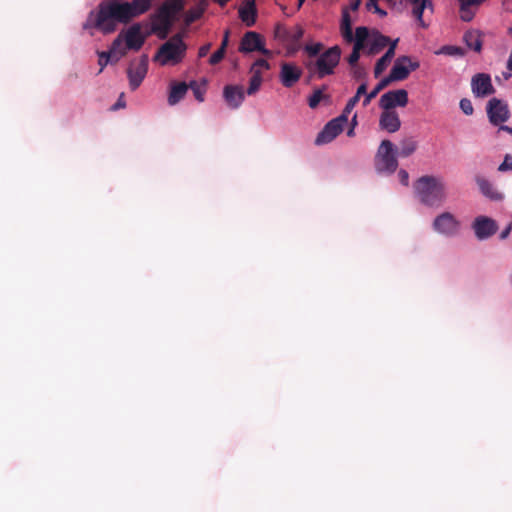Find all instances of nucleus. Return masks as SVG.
Masks as SVG:
<instances>
[{
  "label": "nucleus",
  "instance_id": "obj_1",
  "mask_svg": "<svg viewBox=\"0 0 512 512\" xmlns=\"http://www.w3.org/2000/svg\"><path fill=\"white\" fill-rule=\"evenodd\" d=\"M151 7V0H133L131 2H118L116 0L100 3L98 11H91L83 23V29L96 28L104 34L116 30L118 23H127Z\"/></svg>",
  "mask_w": 512,
  "mask_h": 512
},
{
  "label": "nucleus",
  "instance_id": "obj_2",
  "mask_svg": "<svg viewBox=\"0 0 512 512\" xmlns=\"http://www.w3.org/2000/svg\"><path fill=\"white\" fill-rule=\"evenodd\" d=\"M414 191L417 199L431 208H438L447 200L446 183L440 177H420L414 184Z\"/></svg>",
  "mask_w": 512,
  "mask_h": 512
},
{
  "label": "nucleus",
  "instance_id": "obj_3",
  "mask_svg": "<svg viewBox=\"0 0 512 512\" xmlns=\"http://www.w3.org/2000/svg\"><path fill=\"white\" fill-rule=\"evenodd\" d=\"M186 49L187 46L183 39L179 35H176L159 47L153 60L161 66L177 65L183 60Z\"/></svg>",
  "mask_w": 512,
  "mask_h": 512
},
{
  "label": "nucleus",
  "instance_id": "obj_4",
  "mask_svg": "<svg viewBox=\"0 0 512 512\" xmlns=\"http://www.w3.org/2000/svg\"><path fill=\"white\" fill-rule=\"evenodd\" d=\"M341 50L339 46H333L319 55L315 62H307V68L315 72L318 78H324L334 73V69L339 64Z\"/></svg>",
  "mask_w": 512,
  "mask_h": 512
},
{
  "label": "nucleus",
  "instance_id": "obj_5",
  "mask_svg": "<svg viewBox=\"0 0 512 512\" xmlns=\"http://www.w3.org/2000/svg\"><path fill=\"white\" fill-rule=\"evenodd\" d=\"M396 149L390 140H383L375 157V169L378 174L391 175L398 167Z\"/></svg>",
  "mask_w": 512,
  "mask_h": 512
},
{
  "label": "nucleus",
  "instance_id": "obj_6",
  "mask_svg": "<svg viewBox=\"0 0 512 512\" xmlns=\"http://www.w3.org/2000/svg\"><path fill=\"white\" fill-rule=\"evenodd\" d=\"M149 68V57L142 54L139 57L132 58L127 66L126 74L131 91L137 90L147 76Z\"/></svg>",
  "mask_w": 512,
  "mask_h": 512
},
{
  "label": "nucleus",
  "instance_id": "obj_7",
  "mask_svg": "<svg viewBox=\"0 0 512 512\" xmlns=\"http://www.w3.org/2000/svg\"><path fill=\"white\" fill-rule=\"evenodd\" d=\"M460 228V221L454 214L448 211L438 214L432 222L433 231L446 238H453L457 236Z\"/></svg>",
  "mask_w": 512,
  "mask_h": 512
},
{
  "label": "nucleus",
  "instance_id": "obj_8",
  "mask_svg": "<svg viewBox=\"0 0 512 512\" xmlns=\"http://www.w3.org/2000/svg\"><path fill=\"white\" fill-rule=\"evenodd\" d=\"M471 229L475 238L482 242L493 237L497 233L499 225L495 219L489 216L478 215L473 219Z\"/></svg>",
  "mask_w": 512,
  "mask_h": 512
},
{
  "label": "nucleus",
  "instance_id": "obj_9",
  "mask_svg": "<svg viewBox=\"0 0 512 512\" xmlns=\"http://www.w3.org/2000/svg\"><path fill=\"white\" fill-rule=\"evenodd\" d=\"M125 47L119 51V56L115 61H119L121 57L125 56L128 50L138 51L145 43V35L142 33L140 24H133L124 32L121 33Z\"/></svg>",
  "mask_w": 512,
  "mask_h": 512
},
{
  "label": "nucleus",
  "instance_id": "obj_10",
  "mask_svg": "<svg viewBox=\"0 0 512 512\" xmlns=\"http://www.w3.org/2000/svg\"><path fill=\"white\" fill-rule=\"evenodd\" d=\"M347 123L345 115L330 120L324 128L318 133L315 144L324 145L333 141L342 131Z\"/></svg>",
  "mask_w": 512,
  "mask_h": 512
},
{
  "label": "nucleus",
  "instance_id": "obj_11",
  "mask_svg": "<svg viewBox=\"0 0 512 512\" xmlns=\"http://www.w3.org/2000/svg\"><path fill=\"white\" fill-rule=\"evenodd\" d=\"M486 112L490 123L493 125L504 123L510 117L507 103L498 98H492L488 101Z\"/></svg>",
  "mask_w": 512,
  "mask_h": 512
},
{
  "label": "nucleus",
  "instance_id": "obj_12",
  "mask_svg": "<svg viewBox=\"0 0 512 512\" xmlns=\"http://www.w3.org/2000/svg\"><path fill=\"white\" fill-rule=\"evenodd\" d=\"M407 104L408 92L405 89L390 90L379 100V107L383 110H393L395 107H405Z\"/></svg>",
  "mask_w": 512,
  "mask_h": 512
},
{
  "label": "nucleus",
  "instance_id": "obj_13",
  "mask_svg": "<svg viewBox=\"0 0 512 512\" xmlns=\"http://www.w3.org/2000/svg\"><path fill=\"white\" fill-rule=\"evenodd\" d=\"M239 50L242 53L259 51L263 55H271V51L264 47V43L260 34L254 31H248L244 34V36L241 39Z\"/></svg>",
  "mask_w": 512,
  "mask_h": 512
},
{
  "label": "nucleus",
  "instance_id": "obj_14",
  "mask_svg": "<svg viewBox=\"0 0 512 512\" xmlns=\"http://www.w3.org/2000/svg\"><path fill=\"white\" fill-rule=\"evenodd\" d=\"M471 89L475 97H486L495 92L491 77L486 73H477L471 79Z\"/></svg>",
  "mask_w": 512,
  "mask_h": 512
},
{
  "label": "nucleus",
  "instance_id": "obj_15",
  "mask_svg": "<svg viewBox=\"0 0 512 512\" xmlns=\"http://www.w3.org/2000/svg\"><path fill=\"white\" fill-rule=\"evenodd\" d=\"M223 97L231 109H237L245 99V92L240 85H226L223 90Z\"/></svg>",
  "mask_w": 512,
  "mask_h": 512
},
{
  "label": "nucleus",
  "instance_id": "obj_16",
  "mask_svg": "<svg viewBox=\"0 0 512 512\" xmlns=\"http://www.w3.org/2000/svg\"><path fill=\"white\" fill-rule=\"evenodd\" d=\"M405 62H410L409 56H400L396 59L389 75L385 77L389 83L405 80L409 76L410 69Z\"/></svg>",
  "mask_w": 512,
  "mask_h": 512
},
{
  "label": "nucleus",
  "instance_id": "obj_17",
  "mask_svg": "<svg viewBox=\"0 0 512 512\" xmlns=\"http://www.w3.org/2000/svg\"><path fill=\"white\" fill-rule=\"evenodd\" d=\"M302 70L291 63H283L280 71V81L283 86L290 88L299 81Z\"/></svg>",
  "mask_w": 512,
  "mask_h": 512
},
{
  "label": "nucleus",
  "instance_id": "obj_18",
  "mask_svg": "<svg viewBox=\"0 0 512 512\" xmlns=\"http://www.w3.org/2000/svg\"><path fill=\"white\" fill-rule=\"evenodd\" d=\"M379 126L389 133L398 131L401 126L398 113L394 110H383L380 115Z\"/></svg>",
  "mask_w": 512,
  "mask_h": 512
},
{
  "label": "nucleus",
  "instance_id": "obj_19",
  "mask_svg": "<svg viewBox=\"0 0 512 512\" xmlns=\"http://www.w3.org/2000/svg\"><path fill=\"white\" fill-rule=\"evenodd\" d=\"M397 43H398V39H395L394 41H392V43L390 44L388 50L384 53L383 56H381L377 60V62L375 64V67H374V75H375V77H379L385 71V69L387 68L388 64L393 59V57L395 55V49H396Z\"/></svg>",
  "mask_w": 512,
  "mask_h": 512
},
{
  "label": "nucleus",
  "instance_id": "obj_20",
  "mask_svg": "<svg viewBox=\"0 0 512 512\" xmlns=\"http://www.w3.org/2000/svg\"><path fill=\"white\" fill-rule=\"evenodd\" d=\"M476 184L481 191V193L492 199V200H502L503 195L496 190L494 185L485 177L476 176L475 178Z\"/></svg>",
  "mask_w": 512,
  "mask_h": 512
},
{
  "label": "nucleus",
  "instance_id": "obj_21",
  "mask_svg": "<svg viewBox=\"0 0 512 512\" xmlns=\"http://www.w3.org/2000/svg\"><path fill=\"white\" fill-rule=\"evenodd\" d=\"M173 20L174 17L170 15L169 12H166V9L160 7L155 17L154 28L156 31L163 32V37H165L172 26Z\"/></svg>",
  "mask_w": 512,
  "mask_h": 512
},
{
  "label": "nucleus",
  "instance_id": "obj_22",
  "mask_svg": "<svg viewBox=\"0 0 512 512\" xmlns=\"http://www.w3.org/2000/svg\"><path fill=\"white\" fill-rule=\"evenodd\" d=\"M391 43L392 42H390L389 37L376 31L372 34V37L367 48V53L368 55L378 54L387 45L390 46Z\"/></svg>",
  "mask_w": 512,
  "mask_h": 512
},
{
  "label": "nucleus",
  "instance_id": "obj_23",
  "mask_svg": "<svg viewBox=\"0 0 512 512\" xmlns=\"http://www.w3.org/2000/svg\"><path fill=\"white\" fill-rule=\"evenodd\" d=\"M188 86L184 82H172L170 84V91L168 95V104L174 106L179 103L186 95Z\"/></svg>",
  "mask_w": 512,
  "mask_h": 512
},
{
  "label": "nucleus",
  "instance_id": "obj_24",
  "mask_svg": "<svg viewBox=\"0 0 512 512\" xmlns=\"http://www.w3.org/2000/svg\"><path fill=\"white\" fill-rule=\"evenodd\" d=\"M340 31L343 39L346 42L351 43L354 40L351 16L346 9H344L342 12Z\"/></svg>",
  "mask_w": 512,
  "mask_h": 512
},
{
  "label": "nucleus",
  "instance_id": "obj_25",
  "mask_svg": "<svg viewBox=\"0 0 512 512\" xmlns=\"http://www.w3.org/2000/svg\"><path fill=\"white\" fill-rule=\"evenodd\" d=\"M464 42L467 47L475 52H480L482 49V41L480 38V34L476 30L467 31L464 34Z\"/></svg>",
  "mask_w": 512,
  "mask_h": 512
},
{
  "label": "nucleus",
  "instance_id": "obj_26",
  "mask_svg": "<svg viewBox=\"0 0 512 512\" xmlns=\"http://www.w3.org/2000/svg\"><path fill=\"white\" fill-rule=\"evenodd\" d=\"M413 4V10L412 13L415 16V18L418 20L420 25L422 27H426L424 21H423V12L426 8H430L432 10V1L431 0H420L419 2L412 3Z\"/></svg>",
  "mask_w": 512,
  "mask_h": 512
},
{
  "label": "nucleus",
  "instance_id": "obj_27",
  "mask_svg": "<svg viewBox=\"0 0 512 512\" xmlns=\"http://www.w3.org/2000/svg\"><path fill=\"white\" fill-rule=\"evenodd\" d=\"M254 71L255 72H251L252 76L246 91L249 96L254 95L260 89L262 84V72L259 69H254Z\"/></svg>",
  "mask_w": 512,
  "mask_h": 512
},
{
  "label": "nucleus",
  "instance_id": "obj_28",
  "mask_svg": "<svg viewBox=\"0 0 512 512\" xmlns=\"http://www.w3.org/2000/svg\"><path fill=\"white\" fill-rule=\"evenodd\" d=\"M162 9H166L174 18L183 11L184 1L183 0H167L162 6Z\"/></svg>",
  "mask_w": 512,
  "mask_h": 512
},
{
  "label": "nucleus",
  "instance_id": "obj_29",
  "mask_svg": "<svg viewBox=\"0 0 512 512\" xmlns=\"http://www.w3.org/2000/svg\"><path fill=\"white\" fill-rule=\"evenodd\" d=\"M326 87L324 86L322 89H316L313 94L308 98V105L310 108L315 109L321 101H325L329 103L330 97L323 93V90Z\"/></svg>",
  "mask_w": 512,
  "mask_h": 512
},
{
  "label": "nucleus",
  "instance_id": "obj_30",
  "mask_svg": "<svg viewBox=\"0 0 512 512\" xmlns=\"http://www.w3.org/2000/svg\"><path fill=\"white\" fill-rule=\"evenodd\" d=\"M389 84V80H387L385 77L382 78L378 84L368 94H366V97H364L363 100V106L366 107L369 105L371 100L374 99L380 93V91H382Z\"/></svg>",
  "mask_w": 512,
  "mask_h": 512
},
{
  "label": "nucleus",
  "instance_id": "obj_31",
  "mask_svg": "<svg viewBox=\"0 0 512 512\" xmlns=\"http://www.w3.org/2000/svg\"><path fill=\"white\" fill-rule=\"evenodd\" d=\"M240 17L247 26L253 25L255 23L256 17V10L254 8V5L251 4L248 7L242 8L240 10Z\"/></svg>",
  "mask_w": 512,
  "mask_h": 512
},
{
  "label": "nucleus",
  "instance_id": "obj_32",
  "mask_svg": "<svg viewBox=\"0 0 512 512\" xmlns=\"http://www.w3.org/2000/svg\"><path fill=\"white\" fill-rule=\"evenodd\" d=\"M435 54L462 57L464 55V51L458 46L444 45L439 50H437Z\"/></svg>",
  "mask_w": 512,
  "mask_h": 512
},
{
  "label": "nucleus",
  "instance_id": "obj_33",
  "mask_svg": "<svg viewBox=\"0 0 512 512\" xmlns=\"http://www.w3.org/2000/svg\"><path fill=\"white\" fill-rule=\"evenodd\" d=\"M417 148V142L413 139H406L401 143L399 155L402 157L410 156Z\"/></svg>",
  "mask_w": 512,
  "mask_h": 512
},
{
  "label": "nucleus",
  "instance_id": "obj_34",
  "mask_svg": "<svg viewBox=\"0 0 512 512\" xmlns=\"http://www.w3.org/2000/svg\"><path fill=\"white\" fill-rule=\"evenodd\" d=\"M98 54V64L100 66L99 73H101L104 68L110 63V62H116L115 58L112 60L111 52L108 51H99Z\"/></svg>",
  "mask_w": 512,
  "mask_h": 512
},
{
  "label": "nucleus",
  "instance_id": "obj_35",
  "mask_svg": "<svg viewBox=\"0 0 512 512\" xmlns=\"http://www.w3.org/2000/svg\"><path fill=\"white\" fill-rule=\"evenodd\" d=\"M125 47V43L122 38V34H119L112 42L110 49L108 52H111V55L116 57L119 56V51Z\"/></svg>",
  "mask_w": 512,
  "mask_h": 512
},
{
  "label": "nucleus",
  "instance_id": "obj_36",
  "mask_svg": "<svg viewBox=\"0 0 512 512\" xmlns=\"http://www.w3.org/2000/svg\"><path fill=\"white\" fill-rule=\"evenodd\" d=\"M304 35V30L300 26L294 27L289 30L288 42L297 43Z\"/></svg>",
  "mask_w": 512,
  "mask_h": 512
},
{
  "label": "nucleus",
  "instance_id": "obj_37",
  "mask_svg": "<svg viewBox=\"0 0 512 512\" xmlns=\"http://www.w3.org/2000/svg\"><path fill=\"white\" fill-rule=\"evenodd\" d=\"M323 45L322 43H313V44H306L304 46V51L310 56L315 57L318 56L320 51L322 50Z\"/></svg>",
  "mask_w": 512,
  "mask_h": 512
},
{
  "label": "nucleus",
  "instance_id": "obj_38",
  "mask_svg": "<svg viewBox=\"0 0 512 512\" xmlns=\"http://www.w3.org/2000/svg\"><path fill=\"white\" fill-rule=\"evenodd\" d=\"M288 35H289V29L284 27L283 25H277L275 27L274 36L275 38L281 40V41H287L288 42Z\"/></svg>",
  "mask_w": 512,
  "mask_h": 512
},
{
  "label": "nucleus",
  "instance_id": "obj_39",
  "mask_svg": "<svg viewBox=\"0 0 512 512\" xmlns=\"http://www.w3.org/2000/svg\"><path fill=\"white\" fill-rule=\"evenodd\" d=\"M354 40L364 41L366 42L369 38V30L365 26H360L356 28Z\"/></svg>",
  "mask_w": 512,
  "mask_h": 512
},
{
  "label": "nucleus",
  "instance_id": "obj_40",
  "mask_svg": "<svg viewBox=\"0 0 512 512\" xmlns=\"http://www.w3.org/2000/svg\"><path fill=\"white\" fill-rule=\"evenodd\" d=\"M459 106H460V109L462 110V112L465 115L469 116V115H472L473 112H474V108H473L472 102L468 98L461 99L460 103H459Z\"/></svg>",
  "mask_w": 512,
  "mask_h": 512
},
{
  "label": "nucleus",
  "instance_id": "obj_41",
  "mask_svg": "<svg viewBox=\"0 0 512 512\" xmlns=\"http://www.w3.org/2000/svg\"><path fill=\"white\" fill-rule=\"evenodd\" d=\"M366 7L368 10H373L374 13L378 14L381 17L387 15V12L379 7L377 4V0H368Z\"/></svg>",
  "mask_w": 512,
  "mask_h": 512
},
{
  "label": "nucleus",
  "instance_id": "obj_42",
  "mask_svg": "<svg viewBox=\"0 0 512 512\" xmlns=\"http://www.w3.org/2000/svg\"><path fill=\"white\" fill-rule=\"evenodd\" d=\"M498 171H500V172L512 171V156L510 154H506L504 156V160L499 165Z\"/></svg>",
  "mask_w": 512,
  "mask_h": 512
},
{
  "label": "nucleus",
  "instance_id": "obj_43",
  "mask_svg": "<svg viewBox=\"0 0 512 512\" xmlns=\"http://www.w3.org/2000/svg\"><path fill=\"white\" fill-rule=\"evenodd\" d=\"M225 52L226 51H224L223 48L217 49L209 58V63L211 65H216L219 62H221L222 59L224 58Z\"/></svg>",
  "mask_w": 512,
  "mask_h": 512
},
{
  "label": "nucleus",
  "instance_id": "obj_44",
  "mask_svg": "<svg viewBox=\"0 0 512 512\" xmlns=\"http://www.w3.org/2000/svg\"><path fill=\"white\" fill-rule=\"evenodd\" d=\"M359 99H357V97L353 96L352 98H350L342 112L341 115H345L346 117V121H348V115L352 112V110L354 109L355 105L358 103Z\"/></svg>",
  "mask_w": 512,
  "mask_h": 512
},
{
  "label": "nucleus",
  "instance_id": "obj_45",
  "mask_svg": "<svg viewBox=\"0 0 512 512\" xmlns=\"http://www.w3.org/2000/svg\"><path fill=\"white\" fill-rule=\"evenodd\" d=\"M254 69H259L260 71L261 69L268 70L270 69V64L268 63L267 60L260 58L253 63V65L250 68V72H255Z\"/></svg>",
  "mask_w": 512,
  "mask_h": 512
},
{
  "label": "nucleus",
  "instance_id": "obj_46",
  "mask_svg": "<svg viewBox=\"0 0 512 512\" xmlns=\"http://www.w3.org/2000/svg\"><path fill=\"white\" fill-rule=\"evenodd\" d=\"M352 75L355 79H362L366 76V71L359 65L352 66Z\"/></svg>",
  "mask_w": 512,
  "mask_h": 512
},
{
  "label": "nucleus",
  "instance_id": "obj_47",
  "mask_svg": "<svg viewBox=\"0 0 512 512\" xmlns=\"http://www.w3.org/2000/svg\"><path fill=\"white\" fill-rule=\"evenodd\" d=\"M398 178H399V181L401 182V184H403L404 186H407L408 183H409V174L406 170H399L398 172Z\"/></svg>",
  "mask_w": 512,
  "mask_h": 512
},
{
  "label": "nucleus",
  "instance_id": "obj_48",
  "mask_svg": "<svg viewBox=\"0 0 512 512\" xmlns=\"http://www.w3.org/2000/svg\"><path fill=\"white\" fill-rule=\"evenodd\" d=\"M359 58H360V52L352 50L351 54L348 57V63L351 66H356Z\"/></svg>",
  "mask_w": 512,
  "mask_h": 512
},
{
  "label": "nucleus",
  "instance_id": "obj_49",
  "mask_svg": "<svg viewBox=\"0 0 512 512\" xmlns=\"http://www.w3.org/2000/svg\"><path fill=\"white\" fill-rule=\"evenodd\" d=\"M366 94H368L367 93V84L366 83H362L357 88L356 94L354 96L357 97V99L360 100V97L363 96V95L366 97Z\"/></svg>",
  "mask_w": 512,
  "mask_h": 512
},
{
  "label": "nucleus",
  "instance_id": "obj_50",
  "mask_svg": "<svg viewBox=\"0 0 512 512\" xmlns=\"http://www.w3.org/2000/svg\"><path fill=\"white\" fill-rule=\"evenodd\" d=\"M210 49H211V44L210 43H207V44L201 46L199 48V51H198V56L200 58L205 57L208 54V52L210 51Z\"/></svg>",
  "mask_w": 512,
  "mask_h": 512
},
{
  "label": "nucleus",
  "instance_id": "obj_51",
  "mask_svg": "<svg viewBox=\"0 0 512 512\" xmlns=\"http://www.w3.org/2000/svg\"><path fill=\"white\" fill-rule=\"evenodd\" d=\"M352 42H354V46H353V50L354 51L360 52L361 50H363L365 48V42L364 41L353 40Z\"/></svg>",
  "mask_w": 512,
  "mask_h": 512
},
{
  "label": "nucleus",
  "instance_id": "obj_52",
  "mask_svg": "<svg viewBox=\"0 0 512 512\" xmlns=\"http://www.w3.org/2000/svg\"><path fill=\"white\" fill-rule=\"evenodd\" d=\"M511 230H512V224H509L504 230L501 231L499 238L501 240L506 239L509 236Z\"/></svg>",
  "mask_w": 512,
  "mask_h": 512
},
{
  "label": "nucleus",
  "instance_id": "obj_53",
  "mask_svg": "<svg viewBox=\"0 0 512 512\" xmlns=\"http://www.w3.org/2000/svg\"><path fill=\"white\" fill-rule=\"evenodd\" d=\"M405 64L408 66L410 71H415L420 66L418 61H412L411 59H410V62H405Z\"/></svg>",
  "mask_w": 512,
  "mask_h": 512
},
{
  "label": "nucleus",
  "instance_id": "obj_54",
  "mask_svg": "<svg viewBox=\"0 0 512 512\" xmlns=\"http://www.w3.org/2000/svg\"><path fill=\"white\" fill-rule=\"evenodd\" d=\"M123 94L119 97L118 101L113 105L112 109L117 110L119 108L125 107V102L122 100Z\"/></svg>",
  "mask_w": 512,
  "mask_h": 512
},
{
  "label": "nucleus",
  "instance_id": "obj_55",
  "mask_svg": "<svg viewBox=\"0 0 512 512\" xmlns=\"http://www.w3.org/2000/svg\"><path fill=\"white\" fill-rule=\"evenodd\" d=\"M228 37H229V31H225L224 38L222 40L220 48H223L224 51H226V47L228 45Z\"/></svg>",
  "mask_w": 512,
  "mask_h": 512
},
{
  "label": "nucleus",
  "instance_id": "obj_56",
  "mask_svg": "<svg viewBox=\"0 0 512 512\" xmlns=\"http://www.w3.org/2000/svg\"><path fill=\"white\" fill-rule=\"evenodd\" d=\"M353 126L347 131V136L351 137L354 135V126L356 125V115L352 119Z\"/></svg>",
  "mask_w": 512,
  "mask_h": 512
},
{
  "label": "nucleus",
  "instance_id": "obj_57",
  "mask_svg": "<svg viewBox=\"0 0 512 512\" xmlns=\"http://www.w3.org/2000/svg\"><path fill=\"white\" fill-rule=\"evenodd\" d=\"M194 94L198 101L202 102L204 100L203 94L200 92L199 88L194 89Z\"/></svg>",
  "mask_w": 512,
  "mask_h": 512
},
{
  "label": "nucleus",
  "instance_id": "obj_58",
  "mask_svg": "<svg viewBox=\"0 0 512 512\" xmlns=\"http://www.w3.org/2000/svg\"><path fill=\"white\" fill-rule=\"evenodd\" d=\"M499 131H506L508 133H510L512 135V127H509V126H506V125H501L499 127Z\"/></svg>",
  "mask_w": 512,
  "mask_h": 512
},
{
  "label": "nucleus",
  "instance_id": "obj_59",
  "mask_svg": "<svg viewBox=\"0 0 512 512\" xmlns=\"http://www.w3.org/2000/svg\"><path fill=\"white\" fill-rule=\"evenodd\" d=\"M199 17V14L196 13V14H191L187 17V22L190 23V22H193L195 21L197 18Z\"/></svg>",
  "mask_w": 512,
  "mask_h": 512
},
{
  "label": "nucleus",
  "instance_id": "obj_60",
  "mask_svg": "<svg viewBox=\"0 0 512 512\" xmlns=\"http://www.w3.org/2000/svg\"><path fill=\"white\" fill-rule=\"evenodd\" d=\"M359 6H360V0H356L353 3H351L352 10H357L359 8Z\"/></svg>",
  "mask_w": 512,
  "mask_h": 512
},
{
  "label": "nucleus",
  "instance_id": "obj_61",
  "mask_svg": "<svg viewBox=\"0 0 512 512\" xmlns=\"http://www.w3.org/2000/svg\"><path fill=\"white\" fill-rule=\"evenodd\" d=\"M510 77V74H504V78L508 79Z\"/></svg>",
  "mask_w": 512,
  "mask_h": 512
},
{
  "label": "nucleus",
  "instance_id": "obj_62",
  "mask_svg": "<svg viewBox=\"0 0 512 512\" xmlns=\"http://www.w3.org/2000/svg\"><path fill=\"white\" fill-rule=\"evenodd\" d=\"M298 1H299L298 6L300 7V6L302 5V3H303V1H304V0H298Z\"/></svg>",
  "mask_w": 512,
  "mask_h": 512
},
{
  "label": "nucleus",
  "instance_id": "obj_63",
  "mask_svg": "<svg viewBox=\"0 0 512 512\" xmlns=\"http://www.w3.org/2000/svg\"><path fill=\"white\" fill-rule=\"evenodd\" d=\"M508 33H509L510 35H512V28H509V29H508Z\"/></svg>",
  "mask_w": 512,
  "mask_h": 512
},
{
  "label": "nucleus",
  "instance_id": "obj_64",
  "mask_svg": "<svg viewBox=\"0 0 512 512\" xmlns=\"http://www.w3.org/2000/svg\"><path fill=\"white\" fill-rule=\"evenodd\" d=\"M420 0H411L412 3L419 2Z\"/></svg>",
  "mask_w": 512,
  "mask_h": 512
}]
</instances>
